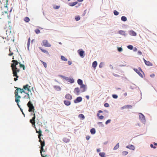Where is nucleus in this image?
<instances>
[{"label":"nucleus","mask_w":157,"mask_h":157,"mask_svg":"<svg viewBox=\"0 0 157 157\" xmlns=\"http://www.w3.org/2000/svg\"><path fill=\"white\" fill-rule=\"evenodd\" d=\"M12 62L13 63H11V67L12 68L13 76L16 77L14 78V80L16 81L17 80V78L19 77L17 75V73L19 72L20 71V69L17 68V65L19 64L20 67L22 68L23 70L25 69V67L24 65L21 64L20 62H18L16 60H13Z\"/></svg>","instance_id":"1"},{"label":"nucleus","mask_w":157,"mask_h":157,"mask_svg":"<svg viewBox=\"0 0 157 157\" xmlns=\"http://www.w3.org/2000/svg\"><path fill=\"white\" fill-rule=\"evenodd\" d=\"M16 88V91L14 92L15 101L17 103V105L18 107H19V102H20V99L21 98V97L18 95V93L19 92L22 94L23 93H25V92L24 89H21L20 88H17L15 87Z\"/></svg>","instance_id":"2"},{"label":"nucleus","mask_w":157,"mask_h":157,"mask_svg":"<svg viewBox=\"0 0 157 157\" xmlns=\"http://www.w3.org/2000/svg\"><path fill=\"white\" fill-rule=\"evenodd\" d=\"M27 105L29 108V112H33L34 110V107L31 101H29L28 102Z\"/></svg>","instance_id":"3"},{"label":"nucleus","mask_w":157,"mask_h":157,"mask_svg":"<svg viewBox=\"0 0 157 157\" xmlns=\"http://www.w3.org/2000/svg\"><path fill=\"white\" fill-rule=\"evenodd\" d=\"M39 141L40 142L41 144L40 146V154L42 153V152H45V151L44 150L43 147L45 146V142L44 140L43 141H42L41 140V138L39 139Z\"/></svg>","instance_id":"4"},{"label":"nucleus","mask_w":157,"mask_h":157,"mask_svg":"<svg viewBox=\"0 0 157 157\" xmlns=\"http://www.w3.org/2000/svg\"><path fill=\"white\" fill-rule=\"evenodd\" d=\"M33 117L32 119L30 120V122L32 124L33 126L35 128H36L35 121L36 116L35 113H33Z\"/></svg>","instance_id":"5"},{"label":"nucleus","mask_w":157,"mask_h":157,"mask_svg":"<svg viewBox=\"0 0 157 157\" xmlns=\"http://www.w3.org/2000/svg\"><path fill=\"white\" fill-rule=\"evenodd\" d=\"M42 46L45 47H50L51 45L48 42L47 40H44L42 42Z\"/></svg>","instance_id":"6"},{"label":"nucleus","mask_w":157,"mask_h":157,"mask_svg":"<svg viewBox=\"0 0 157 157\" xmlns=\"http://www.w3.org/2000/svg\"><path fill=\"white\" fill-rule=\"evenodd\" d=\"M78 53L79 55L82 58L84 57V52L82 50V49H79L78 51Z\"/></svg>","instance_id":"7"},{"label":"nucleus","mask_w":157,"mask_h":157,"mask_svg":"<svg viewBox=\"0 0 157 157\" xmlns=\"http://www.w3.org/2000/svg\"><path fill=\"white\" fill-rule=\"evenodd\" d=\"M139 117L140 120L142 122H144L145 121V118L144 116L141 113L139 114Z\"/></svg>","instance_id":"8"},{"label":"nucleus","mask_w":157,"mask_h":157,"mask_svg":"<svg viewBox=\"0 0 157 157\" xmlns=\"http://www.w3.org/2000/svg\"><path fill=\"white\" fill-rule=\"evenodd\" d=\"M30 87L31 86L29 85L26 84V85L23 86V89L25 90H27L29 91H30Z\"/></svg>","instance_id":"9"},{"label":"nucleus","mask_w":157,"mask_h":157,"mask_svg":"<svg viewBox=\"0 0 157 157\" xmlns=\"http://www.w3.org/2000/svg\"><path fill=\"white\" fill-rule=\"evenodd\" d=\"M65 98L69 100H71L72 99V97L70 94H68L65 95Z\"/></svg>","instance_id":"10"},{"label":"nucleus","mask_w":157,"mask_h":157,"mask_svg":"<svg viewBox=\"0 0 157 157\" xmlns=\"http://www.w3.org/2000/svg\"><path fill=\"white\" fill-rule=\"evenodd\" d=\"M82 98L81 97H77L76 99L74 100V102L75 103L79 102L82 101Z\"/></svg>","instance_id":"11"},{"label":"nucleus","mask_w":157,"mask_h":157,"mask_svg":"<svg viewBox=\"0 0 157 157\" xmlns=\"http://www.w3.org/2000/svg\"><path fill=\"white\" fill-rule=\"evenodd\" d=\"M6 35L7 36H6L5 37V38L6 39V38H7V39L8 40L9 38H8V36H9V35H10V33H11V31L10 29H9V30L7 29L6 30Z\"/></svg>","instance_id":"12"},{"label":"nucleus","mask_w":157,"mask_h":157,"mask_svg":"<svg viewBox=\"0 0 157 157\" xmlns=\"http://www.w3.org/2000/svg\"><path fill=\"white\" fill-rule=\"evenodd\" d=\"M36 132L37 133H38V136L39 139L41 138L40 137L42 135V132L41 130L40 129H39V131H38L36 129Z\"/></svg>","instance_id":"13"},{"label":"nucleus","mask_w":157,"mask_h":157,"mask_svg":"<svg viewBox=\"0 0 157 157\" xmlns=\"http://www.w3.org/2000/svg\"><path fill=\"white\" fill-rule=\"evenodd\" d=\"M144 60L145 64L148 66H152V64L149 61H147L144 59Z\"/></svg>","instance_id":"14"},{"label":"nucleus","mask_w":157,"mask_h":157,"mask_svg":"<svg viewBox=\"0 0 157 157\" xmlns=\"http://www.w3.org/2000/svg\"><path fill=\"white\" fill-rule=\"evenodd\" d=\"M126 147L131 150H134L135 149L134 146L132 145L129 144Z\"/></svg>","instance_id":"15"},{"label":"nucleus","mask_w":157,"mask_h":157,"mask_svg":"<svg viewBox=\"0 0 157 157\" xmlns=\"http://www.w3.org/2000/svg\"><path fill=\"white\" fill-rule=\"evenodd\" d=\"M133 70L134 71L136 72L141 77L143 78V75L140 72V71H139L138 69L136 68H134L133 69Z\"/></svg>","instance_id":"16"},{"label":"nucleus","mask_w":157,"mask_h":157,"mask_svg":"<svg viewBox=\"0 0 157 157\" xmlns=\"http://www.w3.org/2000/svg\"><path fill=\"white\" fill-rule=\"evenodd\" d=\"M80 89L81 90V91L82 92H84L86 91V86L84 84L81 85L80 86Z\"/></svg>","instance_id":"17"},{"label":"nucleus","mask_w":157,"mask_h":157,"mask_svg":"<svg viewBox=\"0 0 157 157\" xmlns=\"http://www.w3.org/2000/svg\"><path fill=\"white\" fill-rule=\"evenodd\" d=\"M129 34L131 36H135L136 35V33L133 30L130 31L129 32Z\"/></svg>","instance_id":"18"},{"label":"nucleus","mask_w":157,"mask_h":157,"mask_svg":"<svg viewBox=\"0 0 157 157\" xmlns=\"http://www.w3.org/2000/svg\"><path fill=\"white\" fill-rule=\"evenodd\" d=\"M80 92V90L78 87L76 88L75 89L74 92L76 93L77 95L79 94Z\"/></svg>","instance_id":"19"},{"label":"nucleus","mask_w":157,"mask_h":157,"mask_svg":"<svg viewBox=\"0 0 157 157\" xmlns=\"http://www.w3.org/2000/svg\"><path fill=\"white\" fill-rule=\"evenodd\" d=\"M70 101V100H65L64 101V103L66 105H71V102Z\"/></svg>","instance_id":"20"},{"label":"nucleus","mask_w":157,"mask_h":157,"mask_svg":"<svg viewBox=\"0 0 157 157\" xmlns=\"http://www.w3.org/2000/svg\"><path fill=\"white\" fill-rule=\"evenodd\" d=\"M63 140L64 142L67 143L69 142L70 141V139L66 137H64L63 138Z\"/></svg>","instance_id":"21"},{"label":"nucleus","mask_w":157,"mask_h":157,"mask_svg":"<svg viewBox=\"0 0 157 157\" xmlns=\"http://www.w3.org/2000/svg\"><path fill=\"white\" fill-rule=\"evenodd\" d=\"M77 3L78 2H70L69 3V5L71 6H73L77 4Z\"/></svg>","instance_id":"22"},{"label":"nucleus","mask_w":157,"mask_h":157,"mask_svg":"<svg viewBox=\"0 0 157 157\" xmlns=\"http://www.w3.org/2000/svg\"><path fill=\"white\" fill-rule=\"evenodd\" d=\"M78 117L80 119L82 120H83L85 118V117L84 115L82 114H80L78 115Z\"/></svg>","instance_id":"23"},{"label":"nucleus","mask_w":157,"mask_h":157,"mask_svg":"<svg viewBox=\"0 0 157 157\" xmlns=\"http://www.w3.org/2000/svg\"><path fill=\"white\" fill-rule=\"evenodd\" d=\"M97 61H94L92 63V67L94 68H95L97 66Z\"/></svg>","instance_id":"24"},{"label":"nucleus","mask_w":157,"mask_h":157,"mask_svg":"<svg viewBox=\"0 0 157 157\" xmlns=\"http://www.w3.org/2000/svg\"><path fill=\"white\" fill-rule=\"evenodd\" d=\"M132 106L131 105H126V106H123V107H122L121 108V109H123L124 108H132Z\"/></svg>","instance_id":"25"},{"label":"nucleus","mask_w":157,"mask_h":157,"mask_svg":"<svg viewBox=\"0 0 157 157\" xmlns=\"http://www.w3.org/2000/svg\"><path fill=\"white\" fill-rule=\"evenodd\" d=\"M77 82H78V83L80 86L83 85L82 81V80L80 79H78V80L77 81Z\"/></svg>","instance_id":"26"},{"label":"nucleus","mask_w":157,"mask_h":157,"mask_svg":"<svg viewBox=\"0 0 157 157\" xmlns=\"http://www.w3.org/2000/svg\"><path fill=\"white\" fill-rule=\"evenodd\" d=\"M30 19L28 17H26L24 19V21L26 22H28L30 21Z\"/></svg>","instance_id":"27"},{"label":"nucleus","mask_w":157,"mask_h":157,"mask_svg":"<svg viewBox=\"0 0 157 157\" xmlns=\"http://www.w3.org/2000/svg\"><path fill=\"white\" fill-rule=\"evenodd\" d=\"M119 33L121 35L125 36V33L124 31L122 30H120L119 31Z\"/></svg>","instance_id":"28"},{"label":"nucleus","mask_w":157,"mask_h":157,"mask_svg":"<svg viewBox=\"0 0 157 157\" xmlns=\"http://www.w3.org/2000/svg\"><path fill=\"white\" fill-rule=\"evenodd\" d=\"M99 155L101 157H105V154L104 152H101L99 153Z\"/></svg>","instance_id":"29"},{"label":"nucleus","mask_w":157,"mask_h":157,"mask_svg":"<svg viewBox=\"0 0 157 157\" xmlns=\"http://www.w3.org/2000/svg\"><path fill=\"white\" fill-rule=\"evenodd\" d=\"M119 147V143H117L113 148V150H115L118 149Z\"/></svg>","instance_id":"30"},{"label":"nucleus","mask_w":157,"mask_h":157,"mask_svg":"<svg viewBox=\"0 0 157 157\" xmlns=\"http://www.w3.org/2000/svg\"><path fill=\"white\" fill-rule=\"evenodd\" d=\"M90 132L92 134H94L95 133V130L94 128H92L90 130Z\"/></svg>","instance_id":"31"},{"label":"nucleus","mask_w":157,"mask_h":157,"mask_svg":"<svg viewBox=\"0 0 157 157\" xmlns=\"http://www.w3.org/2000/svg\"><path fill=\"white\" fill-rule=\"evenodd\" d=\"M121 20L123 21H125L127 20V18L124 16H123L121 17Z\"/></svg>","instance_id":"32"},{"label":"nucleus","mask_w":157,"mask_h":157,"mask_svg":"<svg viewBox=\"0 0 157 157\" xmlns=\"http://www.w3.org/2000/svg\"><path fill=\"white\" fill-rule=\"evenodd\" d=\"M40 50L43 52L46 53L48 54V52L46 50H45L44 49L42 48H40Z\"/></svg>","instance_id":"33"},{"label":"nucleus","mask_w":157,"mask_h":157,"mask_svg":"<svg viewBox=\"0 0 157 157\" xmlns=\"http://www.w3.org/2000/svg\"><path fill=\"white\" fill-rule=\"evenodd\" d=\"M97 116L99 117V118L101 120H102L104 118V117L102 115L100 116V114L99 113L97 114Z\"/></svg>","instance_id":"34"},{"label":"nucleus","mask_w":157,"mask_h":157,"mask_svg":"<svg viewBox=\"0 0 157 157\" xmlns=\"http://www.w3.org/2000/svg\"><path fill=\"white\" fill-rule=\"evenodd\" d=\"M30 43V37L29 38L27 43V46L28 48L29 49V45Z\"/></svg>","instance_id":"35"},{"label":"nucleus","mask_w":157,"mask_h":157,"mask_svg":"<svg viewBox=\"0 0 157 157\" xmlns=\"http://www.w3.org/2000/svg\"><path fill=\"white\" fill-rule=\"evenodd\" d=\"M61 59H62V60L64 61H67V59H66L64 56H61Z\"/></svg>","instance_id":"36"},{"label":"nucleus","mask_w":157,"mask_h":157,"mask_svg":"<svg viewBox=\"0 0 157 157\" xmlns=\"http://www.w3.org/2000/svg\"><path fill=\"white\" fill-rule=\"evenodd\" d=\"M62 78L63 79L65 80L66 81L68 82L69 78L68 77H66L65 76H62Z\"/></svg>","instance_id":"37"},{"label":"nucleus","mask_w":157,"mask_h":157,"mask_svg":"<svg viewBox=\"0 0 157 157\" xmlns=\"http://www.w3.org/2000/svg\"><path fill=\"white\" fill-rule=\"evenodd\" d=\"M35 32L36 34H38L40 33V32L39 29H36L35 30Z\"/></svg>","instance_id":"38"},{"label":"nucleus","mask_w":157,"mask_h":157,"mask_svg":"<svg viewBox=\"0 0 157 157\" xmlns=\"http://www.w3.org/2000/svg\"><path fill=\"white\" fill-rule=\"evenodd\" d=\"M74 81L73 78H69L68 82H71V83H73L74 82Z\"/></svg>","instance_id":"39"},{"label":"nucleus","mask_w":157,"mask_h":157,"mask_svg":"<svg viewBox=\"0 0 157 157\" xmlns=\"http://www.w3.org/2000/svg\"><path fill=\"white\" fill-rule=\"evenodd\" d=\"M80 17L79 16H78L75 17V20L77 21H78L80 19Z\"/></svg>","instance_id":"40"},{"label":"nucleus","mask_w":157,"mask_h":157,"mask_svg":"<svg viewBox=\"0 0 157 157\" xmlns=\"http://www.w3.org/2000/svg\"><path fill=\"white\" fill-rule=\"evenodd\" d=\"M127 48L130 50H132L133 48V46L132 45H129L127 46Z\"/></svg>","instance_id":"41"},{"label":"nucleus","mask_w":157,"mask_h":157,"mask_svg":"<svg viewBox=\"0 0 157 157\" xmlns=\"http://www.w3.org/2000/svg\"><path fill=\"white\" fill-rule=\"evenodd\" d=\"M113 13L116 16L118 15L119 14V12L116 10L114 11Z\"/></svg>","instance_id":"42"},{"label":"nucleus","mask_w":157,"mask_h":157,"mask_svg":"<svg viewBox=\"0 0 157 157\" xmlns=\"http://www.w3.org/2000/svg\"><path fill=\"white\" fill-rule=\"evenodd\" d=\"M128 152L127 151H123L122 152V154L123 155H125L128 154Z\"/></svg>","instance_id":"43"},{"label":"nucleus","mask_w":157,"mask_h":157,"mask_svg":"<svg viewBox=\"0 0 157 157\" xmlns=\"http://www.w3.org/2000/svg\"><path fill=\"white\" fill-rule=\"evenodd\" d=\"M40 61L44 65V67H45L46 68V67H47V64H46V63H45L43 61H42L41 60H40Z\"/></svg>","instance_id":"44"},{"label":"nucleus","mask_w":157,"mask_h":157,"mask_svg":"<svg viewBox=\"0 0 157 157\" xmlns=\"http://www.w3.org/2000/svg\"><path fill=\"white\" fill-rule=\"evenodd\" d=\"M118 51L119 52H121L122 51V48L121 47H118L117 48Z\"/></svg>","instance_id":"45"},{"label":"nucleus","mask_w":157,"mask_h":157,"mask_svg":"<svg viewBox=\"0 0 157 157\" xmlns=\"http://www.w3.org/2000/svg\"><path fill=\"white\" fill-rule=\"evenodd\" d=\"M112 97L113 98L116 99L118 98V96L115 94H113L112 95Z\"/></svg>","instance_id":"46"},{"label":"nucleus","mask_w":157,"mask_h":157,"mask_svg":"<svg viewBox=\"0 0 157 157\" xmlns=\"http://www.w3.org/2000/svg\"><path fill=\"white\" fill-rule=\"evenodd\" d=\"M111 120H110V119H109L108 120H107L106 122H105V124H108V123H110V121H111Z\"/></svg>","instance_id":"47"},{"label":"nucleus","mask_w":157,"mask_h":157,"mask_svg":"<svg viewBox=\"0 0 157 157\" xmlns=\"http://www.w3.org/2000/svg\"><path fill=\"white\" fill-rule=\"evenodd\" d=\"M19 108L20 109L21 111L22 112V114L24 115H25V114L23 112V110L20 107V105H19Z\"/></svg>","instance_id":"48"},{"label":"nucleus","mask_w":157,"mask_h":157,"mask_svg":"<svg viewBox=\"0 0 157 157\" xmlns=\"http://www.w3.org/2000/svg\"><path fill=\"white\" fill-rule=\"evenodd\" d=\"M109 106V105L108 103H105L104 104V106L105 107H108Z\"/></svg>","instance_id":"49"},{"label":"nucleus","mask_w":157,"mask_h":157,"mask_svg":"<svg viewBox=\"0 0 157 157\" xmlns=\"http://www.w3.org/2000/svg\"><path fill=\"white\" fill-rule=\"evenodd\" d=\"M150 147H151V148H156V147H155V146H153V145L152 144H150Z\"/></svg>","instance_id":"50"},{"label":"nucleus","mask_w":157,"mask_h":157,"mask_svg":"<svg viewBox=\"0 0 157 157\" xmlns=\"http://www.w3.org/2000/svg\"><path fill=\"white\" fill-rule=\"evenodd\" d=\"M90 138V136H87L86 137V138L87 140H88Z\"/></svg>","instance_id":"51"},{"label":"nucleus","mask_w":157,"mask_h":157,"mask_svg":"<svg viewBox=\"0 0 157 157\" xmlns=\"http://www.w3.org/2000/svg\"><path fill=\"white\" fill-rule=\"evenodd\" d=\"M54 8L55 9H58L59 8V6H56L55 7H54Z\"/></svg>","instance_id":"52"},{"label":"nucleus","mask_w":157,"mask_h":157,"mask_svg":"<svg viewBox=\"0 0 157 157\" xmlns=\"http://www.w3.org/2000/svg\"><path fill=\"white\" fill-rule=\"evenodd\" d=\"M6 5L5 6V7H7V5L8 4V0H6Z\"/></svg>","instance_id":"53"},{"label":"nucleus","mask_w":157,"mask_h":157,"mask_svg":"<svg viewBox=\"0 0 157 157\" xmlns=\"http://www.w3.org/2000/svg\"><path fill=\"white\" fill-rule=\"evenodd\" d=\"M138 70H139V71H141V72H143V71L140 67H139Z\"/></svg>","instance_id":"54"},{"label":"nucleus","mask_w":157,"mask_h":157,"mask_svg":"<svg viewBox=\"0 0 157 157\" xmlns=\"http://www.w3.org/2000/svg\"><path fill=\"white\" fill-rule=\"evenodd\" d=\"M102 65H103L102 63H101L99 65V67L100 68H101L102 67Z\"/></svg>","instance_id":"55"},{"label":"nucleus","mask_w":157,"mask_h":157,"mask_svg":"<svg viewBox=\"0 0 157 157\" xmlns=\"http://www.w3.org/2000/svg\"><path fill=\"white\" fill-rule=\"evenodd\" d=\"M150 76L151 78H154L155 76V75L154 74H151L150 75Z\"/></svg>","instance_id":"56"},{"label":"nucleus","mask_w":157,"mask_h":157,"mask_svg":"<svg viewBox=\"0 0 157 157\" xmlns=\"http://www.w3.org/2000/svg\"><path fill=\"white\" fill-rule=\"evenodd\" d=\"M138 53L140 55H141L142 54V52H141V51H138Z\"/></svg>","instance_id":"57"},{"label":"nucleus","mask_w":157,"mask_h":157,"mask_svg":"<svg viewBox=\"0 0 157 157\" xmlns=\"http://www.w3.org/2000/svg\"><path fill=\"white\" fill-rule=\"evenodd\" d=\"M41 157H46L47 156V155H45V156H44L42 153H41Z\"/></svg>","instance_id":"58"},{"label":"nucleus","mask_w":157,"mask_h":157,"mask_svg":"<svg viewBox=\"0 0 157 157\" xmlns=\"http://www.w3.org/2000/svg\"><path fill=\"white\" fill-rule=\"evenodd\" d=\"M137 48H136V47L134 48V49H133L134 51L136 52V51H137Z\"/></svg>","instance_id":"59"},{"label":"nucleus","mask_w":157,"mask_h":157,"mask_svg":"<svg viewBox=\"0 0 157 157\" xmlns=\"http://www.w3.org/2000/svg\"><path fill=\"white\" fill-rule=\"evenodd\" d=\"M68 63L69 65H71L72 64L71 62L70 61H68Z\"/></svg>","instance_id":"60"},{"label":"nucleus","mask_w":157,"mask_h":157,"mask_svg":"<svg viewBox=\"0 0 157 157\" xmlns=\"http://www.w3.org/2000/svg\"><path fill=\"white\" fill-rule=\"evenodd\" d=\"M86 98L88 100L89 98V97L88 95H86Z\"/></svg>","instance_id":"61"},{"label":"nucleus","mask_w":157,"mask_h":157,"mask_svg":"<svg viewBox=\"0 0 157 157\" xmlns=\"http://www.w3.org/2000/svg\"><path fill=\"white\" fill-rule=\"evenodd\" d=\"M98 112L99 113H102L103 112V111L101 110H100L98 111Z\"/></svg>","instance_id":"62"},{"label":"nucleus","mask_w":157,"mask_h":157,"mask_svg":"<svg viewBox=\"0 0 157 157\" xmlns=\"http://www.w3.org/2000/svg\"><path fill=\"white\" fill-rule=\"evenodd\" d=\"M13 54V53H11L10 52V54H9V55L10 56L12 55Z\"/></svg>","instance_id":"63"},{"label":"nucleus","mask_w":157,"mask_h":157,"mask_svg":"<svg viewBox=\"0 0 157 157\" xmlns=\"http://www.w3.org/2000/svg\"><path fill=\"white\" fill-rule=\"evenodd\" d=\"M114 75L115 76H116V77H119V75H117V74H114Z\"/></svg>","instance_id":"64"}]
</instances>
